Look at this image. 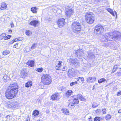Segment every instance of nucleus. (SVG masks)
I'll list each match as a JSON object with an SVG mask.
<instances>
[{
    "instance_id": "4c0bfd02",
    "label": "nucleus",
    "mask_w": 121,
    "mask_h": 121,
    "mask_svg": "<svg viewBox=\"0 0 121 121\" xmlns=\"http://www.w3.org/2000/svg\"><path fill=\"white\" fill-rule=\"evenodd\" d=\"M99 105V104H97V103L94 102L92 104V106L93 108H95L98 107Z\"/></svg>"
},
{
    "instance_id": "09e8293b",
    "label": "nucleus",
    "mask_w": 121,
    "mask_h": 121,
    "mask_svg": "<svg viewBox=\"0 0 121 121\" xmlns=\"http://www.w3.org/2000/svg\"><path fill=\"white\" fill-rule=\"evenodd\" d=\"M14 40L15 42H16V41H18V40L20 41V38H18L17 39V38L15 39Z\"/></svg>"
},
{
    "instance_id": "de8ad7c7",
    "label": "nucleus",
    "mask_w": 121,
    "mask_h": 121,
    "mask_svg": "<svg viewBox=\"0 0 121 121\" xmlns=\"http://www.w3.org/2000/svg\"><path fill=\"white\" fill-rule=\"evenodd\" d=\"M121 95V91H120L119 92H117V96H120Z\"/></svg>"
},
{
    "instance_id": "39448f33",
    "label": "nucleus",
    "mask_w": 121,
    "mask_h": 121,
    "mask_svg": "<svg viewBox=\"0 0 121 121\" xmlns=\"http://www.w3.org/2000/svg\"><path fill=\"white\" fill-rule=\"evenodd\" d=\"M8 89L17 93L19 89L18 84L16 82H12L9 85Z\"/></svg>"
},
{
    "instance_id": "a878e982",
    "label": "nucleus",
    "mask_w": 121,
    "mask_h": 121,
    "mask_svg": "<svg viewBox=\"0 0 121 121\" xmlns=\"http://www.w3.org/2000/svg\"><path fill=\"white\" fill-rule=\"evenodd\" d=\"M1 8L0 9L1 10L5 9L7 8V5L6 3L4 2L2 3L1 4Z\"/></svg>"
},
{
    "instance_id": "dca6fc26",
    "label": "nucleus",
    "mask_w": 121,
    "mask_h": 121,
    "mask_svg": "<svg viewBox=\"0 0 121 121\" xmlns=\"http://www.w3.org/2000/svg\"><path fill=\"white\" fill-rule=\"evenodd\" d=\"M27 70L25 68L23 69L21 72V76L22 78H24L27 75Z\"/></svg>"
},
{
    "instance_id": "13d9d810",
    "label": "nucleus",
    "mask_w": 121,
    "mask_h": 121,
    "mask_svg": "<svg viewBox=\"0 0 121 121\" xmlns=\"http://www.w3.org/2000/svg\"><path fill=\"white\" fill-rule=\"evenodd\" d=\"M7 36L8 38H9V39L11 37V35H8Z\"/></svg>"
},
{
    "instance_id": "b1692460",
    "label": "nucleus",
    "mask_w": 121,
    "mask_h": 121,
    "mask_svg": "<svg viewBox=\"0 0 121 121\" xmlns=\"http://www.w3.org/2000/svg\"><path fill=\"white\" fill-rule=\"evenodd\" d=\"M10 79L9 77L6 75H4L3 77V80L4 82H7Z\"/></svg>"
},
{
    "instance_id": "052dcab7",
    "label": "nucleus",
    "mask_w": 121,
    "mask_h": 121,
    "mask_svg": "<svg viewBox=\"0 0 121 121\" xmlns=\"http://www.w3.org/2000/svg\"><path fill=\"white\" fill-rule=\"evenodd\" d=\"M118 113H121V109H119L118 111Z\"/></svg>"
},
{
    "instance_id": "603ef678",
    "label": "nucleus",
    "mask_w": 121,
    "mask_h": 121,
    "mask_svg": "<svg viewBox=\"0 0 121 121\" xmlns=\"http://www.w3.org/2000/svg\"><path fill=\"white\" fill-rule=\"evenodd\" d=\"M112 82H111V83H109L108 84H107L106 85V86H105V87H107L108 86H109L110 85H111V84H112Z\"/></svg>"
},
{
    "instance_id": "ea45409f",
    "label": "nucleus",
    "mask_w": 121,
    "mask_h": 121,
    "mask_svg": "<svg viewBox=\"0 0 121 121\" xmlns=\"http://www.w3.org/2000/svg\"><path fill=\"white\" fill-rule=\"evenodd\" d=\"M100 117H96L94 119V121H100Z\"/></svg>"
},
{
    "instance_id": "a18cd8bd",
    "label": "nucleus",
    "mask_w": 121,
    "mask_h": 121,
    "mask_svg": "<svg viewBox=\"0 0 121 121\" xmlns=\"http://www.w3.org/2000/svg\"><path fill=\"white\" fill-rule=\"evenodd\" d=\"M117 74L118 76H120L121 75V72L119 71L118 72H117Z\"/></svg>"
},
{
    "instance_id": "c9c22d12",
    "label": "nucleus",
    "mask_w": 121,
    "mask_h": 121,
    "mask_svg": "<svg viewBox=\"0 0 121 121\" xmlns=\"http://www.w3.org/2000/svg\"><path fill=\"white\" fill-rule=\"evenodd\" d=\"M108 11L112 15L114 16V13L112 10L108 8L107 9Z\"/></svg>"
},
{
    "instance_id": "6e6552de",
    "label": "nucleus",
    "mask_w": 121,
    "mask_h": 121,
    "mask_svg": "<svg viewBox=\"0 0 121 121\" xmlns=\"http://www.w3.org/2000/svg\"><path fill=\"white\" fill-rule=\"evenodd\" d=\"M71 99L73 100V102L72 103H69L68 105L69 107L71 108L72 106H74L75 104H78L79 103V100L78 98H73V96L71 97Z\"/></svg>"
},
{
    "instance_id": "c85d7f7f",
    "label": "nucleus",
    "mask_w": 121,
    "mask_h": 121,
    "mask_svg": "<svg viewBox=\"0 0 121 121\" xmlns=\"http://www.w3.org/2000/svg\"><path fill=\"white\" fill-rule=\"evenodd\" d=\"M62 111L63 113L66 114V115L69 114V111L67 109H66L65 108L62 109Z\"/></svg>"
},
{
    "instance_id": "79ce46f5",
    "label": "nucleus",
    "mask_w": 121,
    "mask_h": 121,
    "mask_svg": "<svg viewBox=\"0 0 121 121\" xmlns=\"http://www.w3.org/2000/svg\"><path fill=\"white\" fill-rule=\"evenodd\" d=\"M26 34L28 35H30L31 34V32L29 30H27L26 31Z\"/></svg>"
},
{
    "instance_id": "c03bdc74",
    "label": "nucleus",
    "mask_w": 121,
    "mask_h": 121,
    "mask_svg": "<svg viewBox=\"0 0 121 121\" xmlns=\"http://www.w3.org/2000/svg\"><path fill=\"white\" fill-rule=\"evenodd\" d=\"M101 111V110L98 109L95 111V112L97 113H99Z\"/></svg>"
},
{
    "instance_id": "680f3d73",
    "label": "nucleus",
    "mask_w": 121,
    "mask_h": 121,
    "mask_svg": "<svg viewBox=\"0 0 121 121\" xmlns=\"http://www.w3.org/2000/svg\"><path fill=\"white\" fill-rule=\"evenodd\" d=\"M60 89H61V90H63V87L62 86H60Z\"/></svg>"
},
{
    "instance_id": "cd10ccee",
    "label": "nucleus",
    "mask_w": 121,
    "mask_h": 121,
    "mask_svg": "<svg viewBox=\"0 0 121 121\" xmlns=\"http://www.w3.org/2000/svg\"><path fill=\"white\" fill-rule=\"evenodd\" d=\"M73 61H75L76 62H77L76 63H75V64H73V65H74L75 66L77 67H78L79 66L80 63H79V61L76 58H75V60H74Z\"/></svg>"
},
{
    "instance_id": "473e14b6",
    "label": "nucleus",
    "mask_w": 121,
    "mask_h": 121,
    "mask_svg": "<svg viewBox=\"0 0 121 121\" xmlns=\"http://www.w3.org/2000/svg\"><path fill=\"white\" fill-rule=\"evenodd\" d=\"M6 35L5 33H3L0 35V39H2L6 36Z\"/></svg>"
},
{
    "instance_id": "a211bd4d",
    "label": "nucleus",
    "mask_w": 121,
    "mask_h": 121,
    "mask_svg": "<svg viewBox=\"0 0 121 121\" xmlns=\"http://www.w3.org/2000/svg\"><path fill=\"white\" fill-rule=\"evenodd\" d=\"M51 98L53 100H57L59 99V97H58V93L55 94L51 96Z\"/></svg>"
},
{
    "instance_id": "e2e57ef3",
    "label": "nucleus",
    "mask_w": 121,
    "mask_h": 121,
    "mask_svg": "<svg viewBox=\"0 0 121 121\" xmlns=\"http://www.w3.org/2000/svg\"><path fill=\"white\" fill-rule=\"evenodd\" d=\"M14 42H15V41H14V40H12L11 41L10 43H13Z\"/></svg>"
},
{
    "instance_id": "6e6d98bb",
    "label": "nucleus",
    "mask_w": 121,
    "mask_h": 121,
    "mask_svg": "<svg viewBox=\"0 0 121 121\" xmlns=\"http://www.w3.org/2000/svg\"><path fill=\"white\" fill-rule=\"evenodd\" d=\"M116 71V70H115V69H114V68H113V70H112V73H113L114 72H115V71Z\"/></svg>"
},
{
    "instance_id": "3c124183",
    "label": "nucleus",
    "mask_w": 121,
    "mask_h": 121,
    "mask_svg": "<svg viewBox=\"0 0 121 121\" xmlns=\"http://www.w3.org/2000/svg\"><path fill=\"white\" fill-rule=\"evenodd\" d=\"M81 81V82H83L84 81V78L83 77H81L80 79Z\"/></svg>"
},
{
    "instance_id": "bf43d9fd",
    "label": "nucleus",
    "mask_w": 121,
    "mask_h": 121,
    "mask_svg": "<svg viewBox=\"0 0 121 121\" xmlns=\"http://www.w3.org/2000/svg\"><path fill=\"white\" fill-rule=\"evenodd\" d=\"M80 77H79L77 79V81H78L79 80H80Z\"/></svg>"
},
{
    "instance_id": "9b49d317",
    "label": "nucleus",
    "mask_w": 121,
    "mask_h": 121,
    "mask_svg": "<svg viewBox=\"0 0 121 121\" xmlns=\"http://www.w3.org/2000/svg\"><path fill=\"white\" fill-rule=\"evenodd\" d=\"M58 26L60 27H62L65 23V20L64 19L61 18L59 19L57 22Z\"/></svg>"
},
{
    "instance_id": "e433bc0d",
    "label": "nucleus",
    "mask_w": 121,
    "mask_h": 121,
    "mask_svg": "<svg viewBox=\"0 0 121 121\" xmlns=\"http://www.w3.org/2000/svg\"><path fill=\"white\" fill-rule=\"evenodd\" d=\"M111 117V115L109 114H108L105 117V119L106 120L110 119Z\"/></svg>"
},
{
    "instance_id": "aec40b11",
    "label": "nucleus",
    "mask_w": 121,
    "mask_h": 121,
    "mask_svg": "<svg viewBox=\"0 0 121 121\" xmlns=\"http://www.w3.org/2000/svg\"><path fill=\"white\" fill-rule=\"evenodd\" d=\"M62 62L59 61V63L56 66L55 69L56 70H59L61 69V63Z\"/></svg>"
},
{
    "instance_id": "49530a36",
    "label": "nucleus",
    "mask_w": 121,
    "mask_h": 121,
    "mask_svg": "<svg viewBox=\"0 0 121 121\" xmlns=\"http://www.w3.org/2000/svg\"><path fill=\"white\" fill-rule=\"evenodd\" d=\"M113 68H114L115 70H116L118 68V67L117 65H115L114 66Z\"/></svg>"
},
{
    "instance_id": "6ab92c4d",
    "label": "nucleus",
    "mask_w": 121,
    "mask_h": 121,
    "mask_svg": "<svg viewBox=\"0 0 121 121\" xmlns=\"http://www.w3.org/2000/svg\"><path fill=\"white\" fill-rule=\"evenodd\" d=\"M39 23V21L36 20H33L29 24L34 26L35 27L36 26V25Z\"/></svg>"
},
{
    "instance_id": "4468645a",
    "label": "nucleus",
    "mask_w": 121,
    "mask_h": 121,
    "mask_svg": "<svg viewBox=\"0 0 121 121\" xmlns=\"http://www.w3.org/2000/svg\"><path fill=\"white\" fill-rule=\"evenodd\" d=\"M65 15L67 17L71 16L73 13V10L72 9H66L65 11Z\"/></svg>"
},
{
    "instance_id": "774afa93",
    "label": "nucleus",
    "mask_w": 121,
    "mask_h": 121,
    "mask_svg": "<svg viewBox=\"0 0 121 121\" xmlns=\"http://www.w3.org/2000/svg\"><path fill=\"white\" fill-rule=\"evenodd\" d=\"M98 85V84L97 83H95V84L94 85L95 86H96L97 85Z\"/></svg>"
},
{
    "instance_id": "8fccbe9b",
    "label": "nucleus",
    "mask_w": 121,
    "mask_h": 121,
    "mask_svg": "<svg viewBox=\"0 0 121 121\" xmlns=\"http://www.w3.org/2000/svg\"><path fill=\"white\" fill-rule=\"evenodd\" d=\"M67 69V67L66 66L63 67V68L62 69V70L63 71H65Z\"/></svg>"
},
{
    "instance_id": "9d476101",
    "label": "nucleus",
    "mask_w": 121,
    "mask_h": 121,
    "mask_svg": "<svg viewBox=\"0 0 121 121\" xmlns=\"http://www.w3.org/2000/svg\"><path fill=\"white\" fill-rule=\"evenodd\" d=\"M67 74L69 77L71 78L74 77L75 75V73L74 69L71 68L68 70Z\"/></svg>"
},
{
    "instance_id": "58836bf2",
    "label": "nucleus",
    "mask_w": 121,
    "mask_h": 121,
    "mask_svg": "<svg viewBox=\"0 0 121 121\" xmlns=\"http://www.w3.org/2000/svg\"><path fill=\"white\" fill-rule=\"evenodd\" d=\"M78 84L77 82L75 81L74 82H72L70 84V85L71 86H73L76 85Z\"/></svg>"
},
{
    "instance_id": "423d86ee",
    "label": "nucleus",
    "mask_w": 121,
    "mask_h": 121,
    "mask_svg": "<svg viewBox=\"0 0 121 121\" xmlns=\"http://www.w3.org/2000/svg\"><path fill=\"white\" fill-rule=\"evenodd\" d=\"M112 33L110 32L106 34L102 37V41L107 42V41H112L113 40Z\"/></svg>"
},
{
    "instance_id": "37998d69",
    "label": "nucleus",
    "mask_w": 121,
    "mask_h": 121,
    "mask_svg": "<svg viewBox=\"0 0 121 121\" xmlns=\"http://www.w3.org/2000/svg\"><path fill=\"white\" fill-rule=\"evenodd\" d=\"M102 112L103 114H105L106 112V110L105 109H103L102 110Z\"/></svg>"
},
{
    "instance_id": "393cba45",
    "label": "nucleus",
    "mask_w": 121,
    "mask_h": 121,
    "mask_svg": "<svg viewBox=\"0 0 121 121\" xmlns=\"http://www.w3.org/2000/svg\"><path fill=\"white\" fill-rule=\"evenodd\" d=\"M32 81H29L26 84L25 86L26 87H29L32 86Z\"/></svg>"
},
{
    "instance_id": "4be33fe9",
    "label": "nucleus",
    "mask_w": 121,
    "mask_h": 121,
    "mask_svg": "<svg viewBox=\"0 0 121 121\" xmlns=\"http://www.w3.org/2000/svg\"><path fill=\"white\" fill-rule=\"evenodd\" d=\"M77 98L79 99L81 101H84L86 100L85 98L83 97L82 95L80 94H78V95Z\"/></svg>"
},
{
    "instance_id": "bb28decb",
    "label": "nucleus",
    "mask_w": 121,
    "mask_h": 121,
    "mask_svg": "<svg viewBox=\"0 0 121 121\" xmlns=\"http://www.w3.org/2000/svg\"><path fill=\"white\" fill-rule=\"evenodd\" d=\"M39 112L37 110H35L33 112V115L35 117L39 115Z\"/></svg>"
},
{
    "instance_id": "5fc2aeb1",
    "label": "nucleus",
    "mask_w": 121,
    "mask_h": 121,
    "mask_svg": "<svg viewBox=\"0 0 121 121\" xmlns=\"http://www.w3.org/2000/svg\"><path fill=\"white\" fill-rule=\"evenodd\" d=\"M11 26L12 27H13L14 26V24L13 22L11 24Z\"/></svg>"
},
{
    "instance_id": "2eb2a0df",
    "label": "nucleus",
    "mask_w": 121,
    "mask_h": 121,
    "mask_svg": "<svg viewBox=\"0 0 121 121\" xmlns=\"http://www.w3.org/2000/svg\"><path fill=\"white\" fill-rule=\"evenodd\" d=\"M75 53L77 57H81L84 55V52L82 50H78L75 52Z\"/></svg>"
},
{
    "instance_id": "f03ea898",
    "label": "nucleus",
    "mask_w": 121,
    "mask_h": 121,
    "mask_svg": "<svg viewBox=\"0 0 121 121\" xmlns=\"http://www.w3.org/2000/svg\"><path fill=\"white\" fill-rule=\"evenodd\" d=\"M41 80L44 85H49L51 82V77L48 74H43L41 77Z\"/></svg>"
},
{
    "instance_id": "ddd939ff",
    "label": "nucleus",
    "mask_w": 121,
    "mask_h": 121,
    "mask_svg": "<svg viewBox=\"0 0 121 121\" xmlns=\"http://www.w3.org/2000/svg\"><path fill=\"white\" fill-rule=\"evenodd\" d=\"M96 78L95 77H89L87 78L86 81L88 83H93L96 81Z\"/></svg>"
},
{
    "instance_id": "f3484780",
    "label": "nucleus",
    "mask_w": 121,
    "mask_h": 121,
    "mask_svg": "<svg viewBox=\"0 0 121 121\" xmlns=\"http://www.w3.org/2000/svg\"><path fill=\"white\" fill-rule=\"evenodd\" d=\"M87 57L89 59H93L95 57V56L93 53L91 51H89L87 52Z\"/></svg>"
},
{
    "instance_id": "4d7b16f0",
    "label": "nucleus",
    "mask_w": 121,
    "mask_h": 121,
    "mask_svg": "<svg viewBox=\"0 0 121 121\" xmlns=\"http://www.w3.org/2000/svg\"><path fill=\"white\" fill-rule=\"evenodd\" d=\"M9 39V38H8V37H7V36H5L4 38V39L5 40L8 39Z\"/></svg>"
},
{
    "instance_id": "1a4fd4ad",
    "label": "nucleus",
    "mask_w": 121,
    "mask_h": 121,
    "mask_svg": "<svg viewBox=\"0 0 121 121\" xmlns=\"http://www.w3.org/2000/svg\"><path fill=\"white\" fill-rule=\"evenodd\" d=\"M112 36L113 40L120 39L121 37V34L117 31H114L113 33Z\"/></svg>"
},
{
    "instance_id": "864d4df0",
    "label": "nucleus",
    "mask_w": 121,
    "mask_h": 121,
    "mask_svg": "<svg viewBox=\"0 0 121 121\" xmlns=\"http://www.w3.org/2000/svg\"><path fill=\"white\" fill-rule=\"evenodd\" d=\"M10 117V116L9 115H7L6 116L5 118L7 119L8 118H9Z\"/></svg>"
},
{
    "instance_id": "f257e3e1",
    "label": "nucleus",
    "mask_w": 121,
    "mask_h": 121,
    "mask_svg": "<svg viewBox=\"0 0 121 121\" xmlns=\"http://www.w3.org/2000/svg\"><path fill=\"white\" fill-rule=\"evenodd\" d=\"M72 28L73 31L75 33H78L81 29L80 24L78 22H74L72 25Z\"/></svg>"
},
{
    "instance_id": "f704fd0d",
    "label": "nucleus",
    "mask_w": 121,
    "mask_h": 121,
    "mask_svg": "<svg viewBox=\"0 0 121 121\" xmlns=\"http://www.w3.org/2000/svg\"><path fill=\"white\" fill-rule=\"evenodd\" d=\"M10 52L8 50H6L3 51V54L4 55H6L10 53Z\"/></svg>"
},
{
    "instance_id": "338daca9",
    "label": "nucleus",
    "mask_w": 121,
    "mask_h": 121,
    "mask_svg": "<svg viewBox=\"0 0 121 121\" xmlns=\"http://www.w3.org/2000/svg\"><path fill=\"white\" fill-rule=\"evenodd\" d=\"M91 117H90V118H88V119H89L90 120H89V121H91L90 120H91Z\"/></svg>"
},
{
    "instance_id": "f8f14e48",
    "label": "nucleus",
    "mask_w": 121,
    "mask_h": 121,
    "mask_svg": "<svg viewBox=\"0 0 121 121\" xmlns=\"http://www.w3.org/2000/svg\"><path fill=\"white\" fill-rule=\"evenodd\" d=\"M8 106L9 107L13 108L17 107L18 105L17 103L15 101H13L8 103Z\"/></svg>"
},
{
    "instance_id": "c756f323",
    "label": "nucleus",
    "mask_w": 121,
    "mask_h": 121,
    "mask_svg": "<svg viewBox=\"0 0 121 121\" xmlns=\"http://www.w3.org/2000/svg\"><path fill=\"white\" fill-rule=\"evenodd\" d=\"M75 60V58H70L69 60V62L73 65L75 64V63H76L77 62H76L75 61H73L74 60Z\"/></svg>"
},
{
    "instance_id": "5701e85b",
    "label": "nucleus",
    "mask_w": 121,
    "mask_h": 121,
    "mask_svg": "<svg viewBox=\"0 0 121 121\" xmlns=\"http://www.w3.org/2000/svg\"><path fill=\"white\" fill-rule=\"evenodd\" d=\"M73 93V92L71 90H68L66 93V96L69 97L71 95H72Z\"/></svg>"
},
{
    "instance_id": "0eeeda50",
    "label": "nucleus",
    "mask_w": 121,
    "mask_h": 121,
    "mask_svg": "<svg viewBox=\"0 0 121 121\" xmlns=\"http://www.w3.org/2000/svg\"><path fill=\"white\" fill-rule=\"evenodd\" d=\"M94 31L97 34H100L103 33L104 31V26L101 25H97L95 27Z\"/></svg>"
},
{
    "instance_id": "2f4dec72",
    "label": "nucleus",
    "mask_w": 121,
    "mask_h": 121,
    "mask_svg": "<svg viewBox=\"0 0 121 121\" xmlns=\"http://www.w3.org/2000/svg\"><path fill=\"white\" fill-rule=\"evenodd\" d=\"M106 80V79L104 78H103L99 79L98 81V82L99 83H101L105 81Z\"/></svg>"
},
{
    "instance_id": "412c9836",
    "label": "nucleus",
    "mask_w": 121,
    "mask_h": 121,
    "mask_svg": "<svg viewBox=\"0 0 121 121\" xmlns=\"http://www.w3.org/2000/svg\"><path fill=\"white\" fill-rule=\"evenodd\" d=\"M34 61L32 60L29 61L26 63V64L27 65L31 67L34 66Z\"/></svg>"
},
{
    "instance_id": "72a5a7b5",
    "label": "nucleus",
    "mask_w": 121,
    "mask_h": 121,
    "mask_svg": "<svg viewBox=\"0 0 121 121\" xmlns=\"http://www.w3.org/2000/svg\"><path fill=\"white\" fill-rule=\"evenodd\" d=\"M37 44L36 43H35L33 44L32 45L31 47L30 50H32L35 49V48L36 46L37 45Z\"/></svg>"
},
{
    "instance_id": "7c9ffc66",
    "label": "nucleus",
    "mask_w": 121,
    "mask_h": 121,
    "mask_svg": "<svg viewBox=\"0 0 121 121\" xmlns=\"http://www.w3.org/2000/svg\"><path fill=\"white\" fill-rule=\"evenodd\" d=\"M37 8L35 7H33L31 8V11L34 13H35L37 12Z\"/></svg>"
},
{
    "instance_id": "20e7f679",
    "label": "nucleus",
    "mask_w": 121,
    "mask_h": 121,
    "mask_svg": "<svg viewBox=\"0 0 121 121\" xmlns=\"http://www.w3.org/2000/svg\"><path fill=\"white\" fill-rule=\"evenodd\" d=\"M92 13H86L85 15L86 20L87 23L89 24H92L94 21L93 17L92 16Z\"/></svg>"
},
{
    "instance_id": "7ed1b4c3",
    "label": "nucleus",
    "mask_w": 121,
    "mask_h": 121,
    "mask_svg": "<svg viewBox=\"0 0 121 121\" xmlns=\"http://www.w3.org/2000/svg\"><path fill=\"white\" fill-rule=\"evenodd\" d=\"M17 93L8 89L6 91L5 95L7 99H11L14 98Z\"/></svg>"
},
{
    "instance_id": "0e129e2a",
    "label": "nucleus",
    "mask_w": 121,
    "mask_h": 121,
    "mask_svg": "<svg viewBox=\"0 0 121 121\" xmlns=\"http://www.w3.org/2000/svg\"><path fill=\"white\" fill-rule=\"evenodd\" d=\"M8 32L10 33H11L12 32V30H8Z\"/></svg>"
},
{
    "instance_id": "a19ab883",
    "label": "nucleus",
    "mask_w": 121,
    "mask_h": 121,
    "mask_svg": "<svg viewBox=\"0 0 121 121\" xmlns=\"http://www.w3.org/2000/svg\"><path fill=\"white\" fill-rule=\"evenodd\" d=\"M43 69L42 68L37 69L36 70V71L39 72H42L43 71Z\"/></svg>"
},
{
    "instance_id": "69168bd1",
    "label": "nucleus",
    "mask_w": 121,
    "mask_h": 121,
    "mask_svg": "<svg viewBox=\"0 0 121 121\" xmlns=\"http://www.w3.org/2000/svg\"><path fill=\"white\" fill-rule=\"evenodd\" d=\"M95 88V86L94 85L92 89L93 90H94Z\"/></svg>"
}]
</instances>
